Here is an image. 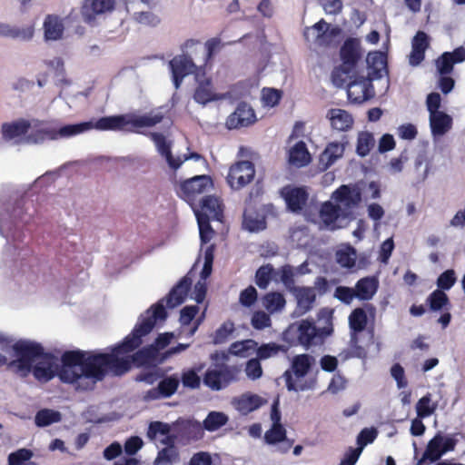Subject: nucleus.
I'll use <instances>...</instances> for the list:
<instances>
[{
  "mask_svg": "<svg viewBox=\"0 0 465 465\" xmlns=\"http://www.w3.org/2000/svg\"><path fill=\"white\" fill-rule=\"evenodd\" d=\"M326 117L331 127L338 131H347L353 124L352 116L347 111L340 108L330 109Z\"/></svg>",
  "mask_w": 465,
  "mask_h": 465,
  "instance_id": "f704fd0d",
  "label": "nucleus"
},
{
  "mask_svg": "<svg viewBox=\"0 0 465 465\" xmlns=\"http://www.w3.org/2000/svg\"><path fill=\"white\" fill-rule=\"evenodd\" d=\"M252 325L257 330H262L271 325L270 316L264 312H256L252 317Z\"/></svg>",
  "mask_w": 465,
  "mask_h": 465,
  "instance_id": "774afa93",
  "label": "nucleus"
},
{
  "mask_svg": "<svg viewBox=\"0 0 465 465\" xmlns=\"http://www.w3.org/2000/svg\"><path fill=\"white\" fill-rule=\"evenodd\" d=\"M254 173V166L250 161H241L231 166L227 182L231 188L240 190L253 179Z\"/></svg>",
  "mask_w": 465,
  "mask_h": 465,
  "instance_id": "6e6552de",
  "label": "nucleus"
},
{
  "mask_svg": "<svg viewBox=\"0 0 465 465\" xmlns=\"http://www.w3.org/2000/svg\"><path fill=\"white\" fill-rule=\"evenodd\" d=\"M273 272V268L272 265L267 264L260 267L258 271L256 272V284L261 289L267 288L270 281H271V274Z\"/></svg>",
  "mask_w": 465,
  "mask_h": 465,
  "instance_id": "4d7b16f0",
  "label": "nucleus"
},
{
  "mask_svg": "<svg viewBox=\"0 0 465 465\" xmlns=\"http://www.w3.org/2000/svg\"><path fill=\"white\" fill-rule=\"evenodd\" d=\"M245 373L246 376L252 381L261 378L262 375V368L260 360L257 358L249 360L245 366Z\"/></svg>",
  "mask_w": 465,
  "mask_h": 465,
  "instance_id": "052dcab7",
  "label": "nucleus"
},
{
  "mask_svg": "<svg viewBox=\"0 0 465 465\" xmlns=\"http://www.w3.org/2000/svg\"><path fill=\"white\" fill-rule=\"evenodd\" d=\"M29 124L30 129L25 138L26 144H40L46 140H54V128L47 123L32 119Z\"/></svg>",
  "mask_w": 465,
  "mask_h": 465,
  "instance_id": "f3484780",
  "label": "nucleus"
},
{
  "mask_svg": "<svg viewBox=\"0 0 465 465\" xmlns=\"http://www.w3.org/2000/svg\"><path fill=\"white\" fill-rule=\"evenodd\" d=\"M437 407L438 403L431 401V394L427 393L416 404L417 416L420 419L427 418L434 413Z\"/></svg>",
  "mask_w": 465,
  "mask_h": 465,
  "instance_id": "8fccbe9b",
  "label": "nucleus"
},
{
  "mask_svg": "<svg viewBox=\"0 0 465 465\" xmlns=\"http://www.w3.org/2000/svg\"><path fill=\"white\" fill-rule=\"evenodd\" d=\"M178 386L179 378L177 376L167 377L159 382L157 388L148 391L144 398L154 400L160 397H170L176 391Z\"/></svg>",
  "mask_w": 465,
  "mask_h": 465,
  "instance_id": "cd10ccee",
  "label": "nucleus"
},
{
  "mask_svg": "<svg viewBox=\"0 0 465 465\" xmlns=\"http://www.w3.org/2000/svg\"><path fill=\"white\" fill-rule=\"evenodd\" d=\"M430 133L434 140L444 136L452 128V117L444 112L431 113L429 115Z\"/></svg>",
  "mask_w": 465,
  "mask_h": 465,
  "instance_id": "5701e85b",
  "label": "nucleus"
},
{
  "mask_svg": "<svg viewBox=\"0 0 465 465\" xmlns=\"http://www.w3.org/2000/svg\"><path fill=\"white\" fill-rule=\"evenodd\" d=\"M263 307L270 312H280L286 305L284 296L280 292H270L262 298Z\"/></svg>",
  "mask_w": 465,
  "mask_h": 465,
  "instance_id": "a18cd8bd",
  "label": "nucleus"
},
{
  "mask_svg": "<svg viewBox=\"0 0 465 465\" xmlns=\"http://www.w3.org/2000/svg\"><path fill=\"white\" fill-rule=\"evenodd\" d=\"M378 289V281L374 277H364L359 280L354 291L356 298L361 301L371 300Z\"/></svg>",
  "mask_w": 465,
  "mask_h": 465,
  "instance_id": "ea45409f",
  "label": "nucleus"
},
{
  "mask_svg": "<svg viewBox=\"0 0 465 465\" xmlns=\"http://www.w3.org/2000/svg\"><path fill=\"white\" fill-rule=\"evenodd\" d=\"M228 416L221 411H211L203 422V430L215 431L228 422Z\"/></svg>",
  "mask_w": 465,
  "mask_h": 465,
  "instance_id": "49530a36",
  "label": "nucleus"
},
{
  "mask_svg": "<svg viewBox=\"0 0 465 465\" xmlns=\"http://www.w3.org/2000/svg\"><path fill=\"white\" fill-rule=\"evenodd\" d=\"M256 347L257 342L253 340H244L232 343L229 351L232 354L247 357L249 355V351H256Z\"/></svg>",
  "mask_w": 465,
  "mask_h": 465,
  "instance_id": "5fc2aeb1",
  "label": "nucleus"
},
{
  "mask_svg": "<svg viewBox=\"0 0 465 465\" xmlns=\"http://www.w3.org/2000/svg\"><path fill=\"white\" fill-rule=\"evenodd\" d=\"M213 262V246H208L204 251V263L201 272V279L206 280L212 273V267Z\"/></svg>",
  "mask_w": 465,
  "mask_h": 465,
  "instance_id": "e2e57ef3",
  "label": "nucleus"
},
{
  "mask_svg": "<svg viewBox=\"0 0 465 465\" xmlns=\"http://www.w3.org/2000/svg\"><path fill=\"white\" fill-rule=\"evenodd\" d=\"M64 24L57 15H49L44 22L45 38L47 41H56L60 39L64 33Z\"/></svg>",
  "mask_w": 465,
  "mask_h": 465,
  "instance_id": "58836bf2",
  "label": "nucleus"
},
{
  "mask_svg": "<svg viewBox=\"0 0 465 465\" xmlns=\"http://www.w3.org/2000/svg\"><path fill=\"white\" fill-rule=\"evenodd\" d=\"M164 114L161 109H154L144 114L134 113L102 117L101 128L111 131L138 132L142 128H151L161 123Z\"/></svg>",
  "mask_w": 465,
  "mask_h": 465,
  "instance_id": "39448f33",
  "label": "nucleus"
},
{
  "mask_svg": "<svg viewBox=\"0 0 465 465\" xmlns=\"http://www.w3.org/2000/svg\"><path fill=\"white\" fill-rule=\"evenodd\" d=\"M332 310L322 308L318 312L319 327L312 322L302 320L296 328L298 343L305 348L321 344L332 332Z\"/></svg>",
  "mask_w": 465,
  "mask_h": 465,
  "instance_id": "423d86ee",
  "label": "nucleus"
},
{
  "mask_svg": "<svg viewBox=\"0 0 465 465\" xmlns=\"http://www.w3.org/2000/svg\"><path fill=\"white\" fill-rule=\"evenodd\" d=\"M315 365L316 359L312 354L302 353L293 356L290 368L282 374L287 390L295 392L312 390L316 380L307 376Z\"/></svg>",
  "mask_w": 465,
  "mask_h": 465,
  "instance_id": "20e7f679",
  "label": "nucleus"
},
{
  "mask_svg": "<svg viewBox=\"0 0 465 465\" xmlns=\"http://www.w3.org/2000/svg\"><path fill=\"white\" fill-rule=\"evenodd\" d=\"M176 442L198 440L203 437V428L201 422L192 420H178L173 422Z\"/></svg>",
  "mask_w": 465,
  "mask_h": 465,
  "instance_id": "ddd939ff",
  "label": "nucleus"
},
{
  "mask_svg": "<svg viewBox=\"0 0 465 465\" xmlns=\"http://www.w3.org/2000/svg\"><path fill=\"white\" fill-rule=\"evenodd\" d=\"M0 35L12 39L28 41L34 35V28L32 26L17 27L7 24H0Z\"/></svg>",
  "mask_w": 465,
  "mask_h": 465,
  "instance_id": "a19ab883",
  "label": "nucleus"
},
{
  "mask_svg": "<svg viewBox=\"0 0 465 465\" xmlns=\"http://www.w3.org/2000/svg\"><path fill=\"white\" fill-rule=\"evenodd\" d=\"M358 74L357 70L351 66L341 64L335 67L331 73V81L337 87L346 86Z\"/></svg>",
  "mask_w": 465,
  "mask_h": 465,
  "instance_id": "79ce46f5",
  "label": "nucleus"
},
{
  "mask_svg": "<svg viewBox=\"0 0 465 465\" xmlns=\"http://www.w3.org/2000/svg\"><path fill=\"white\" fill-rule=\"evenodd\" d=\"M62 415L59 411L51 409H43L36 412L35 422L38 427H46L61 421Z\"/></svg>",
  "mask_w": 465,
  "mask_h": 465,
  "instance_id": "de8ad7c7",
  "label": "nucleus"
},
{
  "mask_svg": "<svg viewBox=\"0 0 465 465\" xmlns=\"http://www.w3.org/2000/svg\"><path fill=\"white\" fill-rule=\"evenodd\" d=\"M288 348L285 345H280L274 342L265 343L256 347L257 359L267 360L275 357L280 352H286Z\"/></svg>",
  "mask_w": 465,
  "mask_h": 465,
  "instance_id": "09e8293b",
  "label": "nucleus"
},
{
  "mask_svg": "<svg viewBox=\"0 0 465 465\" xmlns=\"http://www.w3.org/2000/svg\"><path fill=\"white\" fill-rule=\"evenodd\" d=\"M147 437L161 445L175 444L176 436L173 422L169 424L162 421H152L148 427Z\"/></svg>",
  "mask_w": 465,
  "mask_h": 465,
  "instance_id": "dca6fc26",
  "label": "nucleus"
},
{
  "mask_svg": "<svg viewBox=\"0 0 465 465\" xmlns=\"http://www.w3.org/2000/svg\"><path fill=\"white\" fill-rule=\"evenodd\" d=\"M237 370L224 364L211 366L204 377L203 383L213 391H220L236 379Z\"/></svg>",
  "mask_w": 465,
  "mask_h": 465,
  "instance_id": "0eeeda50",
  "label": "nucleus"
},
{
  "mask_svg": "<svg viewBox=\"0 0 465 465\" xmlns=\"http://www.w3.org/2000/svg\"><path fill=\"white\" fill-rule=\"evenodd\" d=\"M101 121H102V118H100L96 121H88V122H84V123H80V124H66V125L61 126L60 128H57V129L54 128V140L70 138V137L78 135L80 134H83V133L87 132L92 129H96V130H100V131H108V128L99 127V124Z\"/></svg>",
  "mask_w": 465,
  "mask_h": 465,
  "instance_id": "aec40b11",
  "label": "nucleus"
},
{
  "mask_svg": "<svg viewBox=\"0 0 465 465\" xmlns=\"http://www.w3.org/2000/svg\"><path fill=\"white\" fill-rule=\"evenodd\" d=\"M196 218L203 216L205 219L220 220L222 216L221 204L218 198L213 196H206L202 200L201 212L195 211Z\"/></svg>",
  "mask_w": 465,
  "mask_h": 465,
  "instance_id": "4c0bfd02",
  "label": "nucleus"
},
{
  "mask_svg": "<svg viewBox=\"0 0 465 465\" xmlns=\"http://www.w3.org/2000/svg\"><path fill=\"white\" fill-rule=\"evenodd\" d=\"M339 33L340 29H330V25L322 19L305 29L304 37L308 42L315 43L318 45H329L331 44V38Z\"/></svg>",
  "mask_w": 465,
  "mask_h": 465,
  "instance_id": "f8f14e48",
  "label": "nucleus"
},
{
  "mask_svg": "<svg viewBox=\"0 0 465 465\" xmlns=\"http://www.w3.org/2000/svg\"><path fill=\"white\" fill-rule=\"evenodd\" d=\"M213 186L212 180L207 175H197L185 181L181 189L187 196L203 193Z\"/></svg>",
  "mask_w": 465,
  "mask_h": 465,
  "instance_id": "7c9ffc66",
  "label": "nucleus"
},
{
  "mask_svg": "<svg viewBox=\"0 0 465 465\" xmlns=\"http://www.w3.org/2000/svg\"><path fill=\"white\" fill-rule=\"evenodd\" d=\"M165 447L158 452L154 460L155 465H166L173 463L178 459V452L174 444H165Z\"/></svg>",
  "mask_w": 465,
  "mask_h": 465,
  "instance_id": "603ef678",
  "label": "nucleus"
},
{
  "mask_svg": "<svg viewBox=\"0 0 465 465\" xmlns=\"http://www.w3.org/2000/svg\"><path fill=\"white\" fill-rule=\"evenodd\" d=\"M196 81L198 82V86L193 95L196 103L205 105L207 103L223 98L222 95L213 92L209 79L200 80V76L197 74Z\"/></svg>",
  "mask_w": 465,
  "mask_h": 465,
  "instance_id": "72a5a7b5",
  "label": "nucleus"
},
{
  "mask_svg": "<svg viewBox=\"0 0 465 465\" xmlns=\"http://www.w3.org/2000/svg\"><path fill=\"white\" fill-rule=\"evenodd\" d=\"M336 262L343 268H353L356 265V250L350 245L341 246L336 251Z\"/></svg>",
  "mask_w": 465,
  "mask_h": 465,
  "instance_id": "c03bdc74",
  "label": "nucleus"
},
{
  "mask_svg": "<svg viewBox=\"0 0 465 465\" xmlns=\"http://www.w3.org/2000/svg\"><path fill=\"white\" fill-rule=\"evenodd\" d=\"M192 283L193 279L189 272L170 291L166 298L167 306L174 308L182 304L188 294Z\"/></svg>",
  "mask_w": 465,
  "mask_h": 465,
  "instance_id": "393cba45",
  "label": "nucleus"
},
{
  "mask_svg": "<svg viewBox=\"0 0 465 465\" xmlns=\"http://www.w3.org/2000/svg\"><path fill=\"white\" fill-rule=\"evenodd\" d=\"M33 457V452L27 449H19L18 450L12 452L8 456V463L9 465H22L28 462V460Z\"/></svg>",
  "mask_w": 465,
  "mask_h": 465,
  "instance_id": "bf43d9fd",
  "label": "nucleus"
},
{
  "mask_svg": "<svg viewBox=\"0 0 465 465\" xmlns=\"http://www.w3.org/2000/svg\"><path fill=\"white\" fill-rule=\"evenodd\" d=\"M264 441L275 446L276 450L281 453L288 452L293 444V440L287 438L283 426H272L264 434Z\"/></svg>",
  "mask_w": 465,
  "mask_h": 465,
  "instance_id": "412c9836",
  "label": "nucleus"
},
{
  "mask_svg": "<svg viewBox=\"0 0 465 465\" xmlns=\"http://www.w3.org/2000/svg\"><path fill=\"white\" fill-rule=\"evenodd\" d=\"M345 150V143L340 142H331L328 143L324 151L321 153L319 159V167L322 170H327L338 159L341 158Z\"/></svg>",
  "mask_w": 465,
  "mask_h": 465,
  "instance_id": "a878e982",
  "label": "nucleus"
},
{
  "mask_svg": "<svg viewBox=\"0 0 465 465\" xmlns=\"http://www.w3.org/2000/svg\"><path fill=\"white\" fill-rule=\"evenodd\" d=\"M126 9L127 12L132 15L133 18L139 24L156 26L161 22L160 17L150 10L138 8L136 6V1H127Z\"/></svg>",
  "mask_w": 465,
  "mask_h": 465,
  "instance_id": "c85d7f7f",
  "label": "nucleus"
},
{
  "mask_svg": "<svg viewBox=\"0 0 465 465\" xmlns=\"http://www.w3.org/2000/svg\"><path fill=\"white\" fill-rule=\"evenodd\" d=\"M30 129L29 120L20 119L2 125L3 138L14 144L25 143V136Z\"/></svg>",
  "mask_w": 465,
  "mask_h": 465,
  "instance_id": "a211bd4d",
  "label": "nucleus"
},
{
  "mask_svg": "<svg viewBox=\"0 0 465 465\" xmlns=\"http://www.w3.org/2000/svg\"><path fill=\"white\" fill-rule=\"evenodd\" d=\"M289 163L295 167H304L312 161L306 143L302 141L297 142L289 150Z\"/></svg>",
  "mask_w": 465,
  "mask_h": 465,
  "instance_id": "473e14b6",
  "label": "nucleus"
},
{
  "mask_svg": "<svg viewBox=\"0 0 465 465\" xmlns=\"http://www.w3.org/2000/svg\"><path fill=\"white\" fill-rule=\"evenodd\" d=\"M149 137L153 141L159 153L166 159L169 166L178 169L183 163V160H181V156L174 158L172 155L170 143L166 141L165 136L160 133H150Z\"/></svg>",
  "mask_w": 465,
  "mask_h": 465,
  "instance_id": "bb28decb",
  "label": "nucleus"
},
{
  "mask_svg": "<svg viewBox=\"0 0 465 465\" xmlns=\"http://www.w3.org/2000/svg\"><path fill=\"white\" fill-rule=\"evenodd\" d=\"M465 61V48L458 47L453 52H445L436 60L437 71L440 75L449 74L453 65Z\"/></svg>",
  "mask_w": 465,
  "mask_h": 465,
  "instance_id": "4be33fe9",
  "label": "nucleus"
},
{
  "mask_svg": "<svg viewBox=\"0 0 465 465\" xmlns=\"http://www.w3.org/2000/svg\"><path fill=\"white\" fill-rule=\"evenodd\" d=\"M242 226L251 232L262 231L266 228L265 216L254 209L246 208L243 213Z\"/></svg>",
  "mask_w": 465,
  "mask_h": 465,
  "instance_id": "e433bc0d",
  "label": "nucleus"
},
{
  "mask_svg": "<svg viewBox=\"0 0 465 465\" xmlns=\"http://www.w3.org/2000/svg\"><path fill=\"white\" fill-rule=\"evenodd\" d=\"M429 46L428 37L424 32H418L413 37L411 44V52L409 55L410 64L416 66L424 59V54Z\"/></svg>",
  "mask_w": 465,
  "mask_h": 465,
  "instance_id": "2f4dec72",
  "label": "nucleus"
},
{
  "mask_svg": "<svg viewBox=\"0 0 465 465\" xmlns=\"http://www.w3.org/2000/svg\"><path fill=\"white\" fill-rule=\"evenodd\" d=\"M370 78L358 74L347 84V94L351 101L362 103L374 96L375 93Z\"/></svg>",
  "mask_w": 465,
  "mask_h": 465,
  "instance_id": "9b49d317",
  "label": "nucleus"
},
{
  "mask_svg": "<svg viewBox=\"0 0 465 465\" xmlns=\"http://www.w3.org/2000/svg\"><path fill=\"white\" fill-rule=\"evenodd\" d=\"M367 320L365 311L361 308H357L349 316L350 327L354 332L361 331L366 327Z\"/></svg>",
  "mask_w": 465,
  "mask_h": 465,
  "instance_id": "3c124183",
  "label": "nucleus"
},
{
  "mask_svg": "<svg viewBox=\"0 0 465 465\" xmlns=\"http://www.w3.org/2000/svg\"><path fill=\"white\" fill-rule=\"evenodd\" d=\"M375 140L369 132H361L358 135L356 152L360 156H366L374 146Z\"/></svg>",
  "mask_w": 465,
  "mask_h": 465,
  "instance_id": "864d4df0",
  "label": "nucleus"
},
{
  "mask_svg": "<svg viewBox=\"0 0 465 465\" xmlns=\"http://www.w3.org/2000/svg\"><path fill=\"white\" fill-rule=\"evenodd\" d=\"M234 331V326L232 322H224L216 331L214 336L215 343H223Z\"/></svg>",
  "mask_w": 465,
  "mask_h": 465,
  "instance_id": "69168bd1",
  "label": "nucleus"
},
{
  "mask_svg": "<svg viewBox=\"0 0 465 465\" xmlns=\"http://www.w3.org/2000/svg\"><path fill=\"white\" fill-rule=\"evenodd\" d=\"M280 279L284 286L290 289L292 292L294 286V273L292 268L290 265H285L280 270Z\"/></svg>",
  "mask_w": 465,
  "mask_h": 465,
  "instance_id": "338daca9",
  "label": "nucleus"
},
{
  "mask_svg": "<svg viewBox=\"0 0 465 465\" xmlns=\"http://www.w3.org/2000/svg\"><path fill=\"white\" fill-rule=\"evenodd\" d=\"M331 198L336 204L324 203L320 217L326 228L335 230L345 225L347 219L352 214V210L360 203L361 193L357 185L346 184L337 189Z\"/></svg>",
  "mask_w": 465,
  "mask_h": 465,
  "instance_id": "7ed1b4c3",
  "label": "nucleus"
},
{
  "mask_svg": "<svg viewBox=\"0 0 465 465\" xmlns=\"http://www.w3.org/2000/svg\"><path fill=\"white\" fill-rule=\"evenodd\" d=\"M14 359L9 362V370L21 377L27 376L31 371L34 376L41 381H50L55 374H58L63 382L69 383L61 378L64 367V356L66 351L59 359L50 353L44 352L42 346L31 341H19L12 347ZM76 391L73 382H70Z\"/></svg>",
  "mask_w": 465,
  "mask_h": 465,
  "instance_id": "f03ea898",
  "label": "nucleus"
},
{
  "mask_svg": "<svg viewBox=\"0 0 465 465\" xmlns=\"http://www.w3.org/2000/svg\"><path fill=\"white\" fill-rule=\"evenodd\" d=\"M209 222L210 220L205 219L203 216H200L197 219L200 238L203 244L209 242L214 234V231L210 226Z\"/></svg>",
  "mask_w": 465,
  "mask_h": 465,
  "instance_id": "13d9d810",
  "label": "nucleus"
},
{
  "mask_svg": "<svg viewBox=\"0 0 465 465\" xmlns=\"http://www.w3.org/2000/svg\"><path fill=\"white\" fill-rule=\"evenodd\" d=\"M333 296L345 304H350L356 298L354 289L345 286H338Z\"/></svg>",
  "mask_w": 465,
  "mask_h": 465,
  "instance_id": "680f3d73",
  "label": "nucleus"
},
{
  "mask_svg": "<svg viewBox=\"0 0 465 465\" xmlns=\"http://www.w3.org/2000/svg\"><path fill=\"white\" fill-rule=\"evenodd\" d=\"M262 403L263 400L260 396L251 393L242 394L232 401L234 408L242 414H248L257 410Z\"/></svg>",
  "mask_w": 465,
  "mask_h": 465,
  "instance_id": "c9c22d12",
  "label": "nucleus"
},
{
  "mask_svg": "<svg viewBox=\"0 0 465 465\" xmlns=\"http://www.w3.org/2000/svg\"><path fill=\"white\" fill-rule=\"evenodd\" d=\"M366 63L368 65V78L371 80L381 79L387 76L386 56L381 52L369 53Z\"/></svg>",
  "mask_w": 465,
  "mask_h": 465,
  "instance_id": "b1692460",
  "label": "nucleus"
},
{
  "mask_svg": "<svg viewBox=\"0 0 465 465\" xmlns=\"http://www.w3.org/2000/svg\"><path fill=\"white\" fill-rule=\"evenodd\" d=\"M296 307L292 312V317H301L312 310L316 302V291L313 287H296L292 292Z\"/></svg>",
  "mask_w": 465,
  "mask_h": 465,
  "instance_id": "2eb2a0df",
  "label": "nucleus"
},
{
  "mask_svg": "<svg viewBox=\"0 0 465 465\" xmlns=\"http://www.w3.org/2000/svg\"><path fill=\"white\" fill-rule=\"evenodd\" d=\"M431 311H440L449 303V298L445 292L436 290L427 299Z\"/></svg>",
  "mask_w": 465,
  "mask_h": 465,
  "instance_id": "6e6d98bb",
  "label": "nucleus"
},
{
  "mask_svg": "<svg viewBox=\"0 0 465 465\" xmlns=\"http://www.w3.org/2000/svg\"><path fill=\"white\" fill-rule=\"evenodd\" d=\"M114 6V0H84L81 13L84 21L94 25L97 17L111 12Z\"/></svg>",
  "mask_w": 465,
  "mask_h": 465,
  "instance_id": "4468645a",
  "label": "nucleus"
},
{
  "mask_svg": "<svg viewBox=\"0 0 465 465\" xmlns=\"http://www.w3.org/2000/svg\"><path fill=\"white\" fill-rule=\"evenodd\" d=\"M284 198L288 207L293 211L302 210L307 201V193L302 188L285 189Z\"/></svg>",
  "mask_w": 465,
  "mask_h": 465,
  "instance_id": "37998d69",
  "label": "nucleus"
},
{
  "mask_svg": "<svg viewBox=\"0 0 465 465\" xmlns=\"http://www.w3.org/2000/svg\"><path fill=\"white\" fill-rule=\"evenodd\" d=\"M455 445L454 439L437 434L429 441L426 450L417 465H421L426 460H430V462L438 460L447 451L453 450Z\"/></svg>",
  "mask_w": 465,
  "mask_h": 465,
  "instance_id": "1a4fd4ad",
  "label": "nucleus"
},
{
  "mask_svg": "<svg viewBox=\"0 0 465 465\" xmlns=\"http://www.w3.org/2000/svg\"><path fill=\"white\" fill-rule=\"evenodd\" d=\"M341 59L345 66H351L356 69L357 63L361 54L360 43L356 39H347L341 48Z\"/></svg>",
  "mask_w": 465,
  "mask_h": 465,
  "instance_id": "c756f323",
  "label": "nucleus"
},
{
  "mask_svg": "<svg viewBox=\"0 0 465 465\" xmlns=\"http://www.w3.org/2000/svg\"><path fill=\"white\" fill-rule=\"evenodd\" d=\"M166 316L162 301L140 317L133 332L122 344L114 347L111 353L69 352L65 354V365L61 378L65 381L73 382L77 389L93 390L106 372L122 375L131 369L132 364L156 365L162 361L158 360L157 348L153 344L141 349L132 356L128 353L143 343V338L152 331L157 321H164Z\"/></svg>",
  "mask_w": 465,
  "mask_h": 465,
  "instance_id": "f257e3e1",
  "label": "nucleus"
},
{
  "mask_svg": "<svg viewBox=\"0 0 465 465\" xmlns=\"http://www.w3.org/2000/svg\"><path fill=\"white\" fill-rule=\"evenodd\" d=\"M255 121L256 116L253 109L246 103H241L227 118L226 125L229 129H236L249 126L255 123Z\"/></svg>",
  "mask_w": 465,
  "mask_h": 465,
  "instance_id": "6ab92c4d",
  "label": "nucleus"
},
{
  "mask_svg": "<svg viewBox=\"0 0 465 465\" xmlns=\"http://www.w3.org/2000/svg\"><path fill=\"white\" fill-rule=\"evenodd\" d=\"M169 66L172 71L175 89L180 87L185 76L194 74L198 69L193 58L185 54L174 56L169 62Z\"/></svg>",
  "mask_w": 465,
  "mask_h": 465,
  "instance_id": "9d476101",
  "label": "nucleus"
},
{
  "mask_svg": "<svg viewBox=\"0 0 465 465\" xmlns=\"http://www.w3.org/2000/svg\"><path fill=\"white\" fill-rule=\"evenodd\" d=\"M456 277L453 270H447L440 275L437 285L442 290H450L455 283Z\"/></svg>",
  "mask_w": 465,
  "mask_h": 465,
  "instance_id": "0e129e2a",
  "label": "nucleus"
}]
</instances>
